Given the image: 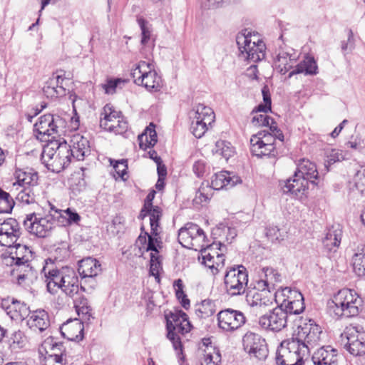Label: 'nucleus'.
<instances>
[{
	"instance_id": "nucleus-1",
	"label": "nucleus",
	"mask_w": 365,
	"mask_h": 365,
	"mask_svg": "<svg viewBox=\"0 0 365 365\" xmlns=\"http://www.w3.org/2000/svg\"><path fill=\"white\" fill-rule=\"evenodd\" d=\"M328 307L334 317L350 318L357 316L362 310L363 301L355 290L342 289L334 295Z\"/></svg>"
},
{
	"instance_id": "nucleus-2",
	"label": "nucleus",
	"mask_w": 365,
	"mask_h": 365,
	"mask_svg": "<svg viewBox=\"0 0 365 365\" xmlns=\"http://www.w3.org/2000/svg\"><path fill=\"white\" fill-rule=\"evenodd\" d=\"M166 337L171 341L176 354L182 362L185 360L182 352V336L190 331L192 325L187 315L182 310H175L166 315Z\"/></svg>"
},
{
	"instance_id": "nucleus-3",
	"label": "nucleus",
	"mask_w": 365,
	"mask_h": 365,
	"mask_svg": "<svg viewBox=\"0 0 365 365\" xmlns=\"http://www.w3.org/2000/svg\"><path fill=\"white\" fill-rule=\"evenodd\" d=\"M9 248V257L6 260L7 264L15 265L14 270L19 272L17 277L18 283L21 284L24 280L32 281L36 274L31 264L34 258L33 252L28 246L20 243H16Z\"/></svg>"
},
{
	"instance_id": "nucleus-4",
	"label": "nucleus",
	"mask_w": 365,
	"mask_h": 365,
	"mask_svg": "<svg viewBox=\"0 0 365 365\" xmlns=\"http://www.w3.org/2000/svg\"><path fill=\"white\" fill-rule=\"evenodd\" d=\"M50 210L47 214L33 212L27 215L24 220L26 229L32 235L38 237H46L58 225V220L54 215V207L48 204Z\"/></svg>"
},
{
	"instance_id": "nucleus-5",
	"label": "nucleus",
	"mask_w": 365,
	"mask_h": 365,
	"mask_svg": "<svg viewBox=\"0 0 365 365\" xmlns=\"http://www.w3.org/2000/svg\"><path fill=\"white\" fill-rule=\"evenodd\" d=\"M309 355L307 349L300 345L294 338L281 342L276 353L277 365H304V358Z\"/></svg>"
},
{
	"instance_id": "nucleus-6",
	"label": "nucleus",
	"mask_w": 365,
	"mask_h": 365,
	"mask_svg": "<svg viewBox=\"0 0 365 365\" xmlns=\"http://www.w3.org/2000/svg\"><path fill=\"white\" fill-rule=\"evenodd\" d=\"M133 82L143 86L150 92L159 91L163 87V80L155 71L152 63L140 61L131 71Z\"/></svg>"
},
{
	"instance_id": "nucleus-7",
	"label": "nucleus",
	"mask_w": 365,
	"mask_h": 365,
	"mask_svg": "<svg viewBox=\"0 0 365 365\" xmlns=\"http://www.w3.org/2000/svg\"><path fill=\"white\" fill-rule=\"evenodd\" d=\"M276 139L282 142L284 135L279 130L274 134L262 130L253 135L250 139L251 152L257 157L274 155Z\"/></svg>"
},
{
	"instance_id": "nucleus-8",
	"label": "nucleus",
	"mask_w": 365,
	"mask_h": 365,
	"mask_svg": "<svg viewBox=\"0 0 365 365\" xmlns=\"http://www.w3.org/2000/svg\"><path fill=\"white\" fill-rule=\"evenodd\" d=\"M274 300L277 305L287 313L288 317L299 314L305 309L302 293L289 287H284L275 292Z\"/></svg>"
},
{
	"instance_id": "nucleus-9",
	"label": "nucleus",
	"mask_w": 365,
	"mask_h": 365,
	"mask_svg": "<svg viewBox=\"0 0 365 365\" xmlns=\"http://www.w3.org/2000/svg\"><path fill=\"white\" fill-rule=\"evenodd\" d=\"M66 121L58 115L51 113L41 115L34 124V132L38 139L48 141V138L55 137L65 128Z\"/></svg>"
},
{
	"instance_id": "nucleus-10",
	"label": "nucleus",
	"mask_w": 365,
	"mask_h": 365,
	"mask_svg": "<svg viewBox=\"0 0 365 365\" xmlns=\"http://www.w3.org/2000/svg\"><path fill=\"white\" fill-rule=\"evenodd\" d=\"M178 242L184 247L198 250L205 246L206 235L197 225L189 222L178 232Z\"/></svg>"
},
{
	"instance_id": "nucleus-11",
	"label": "nucleus",
	"mask_w": 365,
	"mask_h": 365,
	"mask_svg": "<svg viewBox=\"0 0 365 365\" xmlns=\"http://www.w3.org/2000/svg\"><path fill=\"white\" fill-rule=\"evenodd\" d=\"M226 292L230 296L244 294L248 282V274L246 268L238 266L227 271L224 278Z\"/></svg>"
},
{
	"instance_id": "nucleus-12",
	"label": "nucleus",
	"mask_w": 365,
	"mask_h": 365,
	"mask_svg": "<svg viewBox=\"0 0 365 365\" xmlns=\"http://www.w3.org/2000/svg\"><path fill=\"white\" fill-rule=\"evenodd\" d=\"M100 126L115 134H122L128 129V123L123 120L120 111H116L110 105H106L101 114Z\"/></svg>"
},
{
	"instance_id": "nucleus-13",
	"label": "nucleus",
	"mask_w": 365,
	"mask_h": 365,
	"mask_svg": "<svg viewBox=\"0 0 365 365\" xmlns=\"http://www.w3.org/2000/svg\"><path fill=\"white\" fill-rule=\"evenodd\" d=\"M341 337L346 339L345 347L354 356L365 354V331L360 326L346 327Z\"/></svg>"
},
{
	"instance_id": "nucleus-14",
	"label": "nucleus",
	"mask_w": 365,
	"mask_h": 365,
	"mask_svg": "<svg viewBox=\"0 0 365 365\" xmlns=\"http://www.w3.org/2000/svg\"><path fill=\"white\" fill-rule=\"evenodd\" d=\"M322 334V328L314 321L309 320L303 326H299L297 337L294 339L299 341L300 345L305 346L307 353L309 354L311 349L319 345Z\"/></svg>"
},
{
	"instance_id": "nucleus-15",
	"label": "nucleus",
	"mask_w": 365,
	"mask_h": 365,
	"mask_svg": "<svg viewBox=\"0 0 365 365\" xmlns=\"http://www.w3.org/2000/svg\"><path fill=\"white\" fill-rule=\"evenodd\" d=\"M243 349L250 357L256 358L259 360L267 359L269 350L265 339L260 335L247 332L242 338Z\"/></svg>"
},
{
	"instance_id": "nucleus-16",
	"label": "nucleus",
	"mask_w": 365,
	"mask_h": 365,
	"mask_svg": "<svg viewBox=\"0 0 365 365\" xmlns=\"http://www.w3.org/2000/svg\"><path fill=\"white\" fill-rule=\"evenodd\" d=\"M247 38L244 35H237L236 42L240 51L239 57L248 63H257L263 60L265 57L266 46L264 43H259L257 46L250 45L247 43Z\"/></svg>"
},
{
	"instance_id": "nucleus-17",
	"label": "nucleus",
	"mask_w": 365,
	"mask_h": 365,
	"mask_svg": "<svg viewBox=\"0 0 365 365\" xmlns=\"http://www.w3.org/2000/svg\"><path fill=\"white\" fill-rule=\"evenodd\" d=\"M217 319L219 328L227 332L240 329L246 322V317L242 312L230 308L219 312Z\"/></svg>"
},
{
	"instance_id": "nucleus-18",
	"label": "nucleus",
	"mask_w": 365,
	"mask_h": 365,
	"mask_svg": "<svg viewBox=\"0 0 365 365\" xmlns=\"http://www.w3.org/2000/svg\"><path fill=\"white\" fill-rule=\"evenodd\" d=\"M288 317L287 313L277 305L259 317V324L264 330L278 332L287 327Z\"/></svg>"
},
{
	"instance_id": "nucleus-19",
	"label": "nucleus",
	"mask_w": 365,
	"mask_h": 365,
	"mask_svg": "<svg viewBox=\"0 0 365 365\" xmlns=\"http://www.w3.org/2000/svg\"><path fill=\"white\" fill-rule=\"evenodd\" d=\"M68 269V267H63L60 269H56L53 267L51 259H49V262L48 260L46 261V265L43 267L42 272L48 292L53 294L61 289Z\"/></svg>"
},
{
	"instance_id": "nucleus-20",
	"label": "nucleus",
	"mask_w": 365,
	"mask_h": 365,
	"mask_svg": "<svg viewBox=\"0 0 365 365\" xmlns=\"http://www.w3.org/2000/svg\"><path fill=\"white\" fill-rule=\"evenodd\" d=\"M21 228L19 222L14 218L0 220V245L11 247L20 237Z\"/></svg>"
},
{
	"instance_id": "nucleus-21",
	"label": "nucleus",
	"mask_w": 365,
	"mask_h": 365,
	"mask_svg": "<svg viewBox=\"0 0 365 365\" xmlns=\"http://www.w3.org/2000/svg\"><path fill=\"white\" fill-rule=\"evenodd\" d=\"M299 55L292 48H280L274 59L275 68L282 74H285L294 67Z\"/></svg>"
},
{
	"instance_id": "nucleus-22",
	"label": "nucleus",
	"mask_w": 365,
	"mask_h": 365,
	"mask_svg": "<svg viewBox=\"0 0 365 365\" xmlns=\"http://www.w3.org/2000/svg\"><path fill=\"white\" fill-rule=\"evenodd\" d=\"M15 182L12 188L29 187L38 186V175L36 171L30 168L15 169L14 173Z\"/></svg>"
},
{
	"instance_id": "nucleus-23",
	"label": "nucleus",
	"mask_w": 365,
	"mask_h": 365,
	"mask_svg": "<svg viewBox=\"0 0 365 365\" xmlns=\"http://www.w3.org/2000/svg\"><path fill=\"white\" fill-rule=\"evenodd\" d=\"M68 145L70 147L73 158L77 160H83L85 157L90 154L89 141L81 134H73Z\"/></svg>"
},
{
	"instance_id": "nucleus-24",
	"label": "nucleus",
	"mask_w": 365,
	"mask_h": 365,
	"mask_svg": "<svg viewBox=\"0 0 365 365\" xmlns=\"http://www.w3.org/2000/svg\"><path fill=\"white\" fill-rule=\"evenodd\" d=\"M11 190L16 192L15 200L22 205H37L41 194V187L40 185L29 187L12 188Z\"/></svg>"
},
{
	"instance_id": "nucleus-25",
	"label": "nucleus",
	"mask_w": 365,
	"mask_h": 365,
	"mask_svg": "<svg viewBox=\"0 0 365 365\" xmlns=\"http://www.w3.org/2000/svg\"><path fill=\"white\" fill-rule=\"evenodd\" d=\"M240 178L233 173L228 171H221L215 174L212 178L211 185L212 190H219L223 188H230L235 185L241 183Z\"/></svg>"
},
{
	"instance_id": "nucleus-26",
	"label": "nucleus",
	"mask_w": 365,
	"mask_h": 365,
	"mask_svg": "<svg viewBox=\"0 0 365 365\" xmlns=\"http://www.w3.org/2000/svg\"><path fill=\"white\" fill-rule=\"evenodd\" d=\"M268 292L250 291L246 295L247 304L256 310L262 311L272 304L274 294L267 295Z\"/></svg>"
},
{
	"instance_id": "nucleus-27",
	"label": "nucleus",
	"mask_w": 365,
	"mask_h": 365,
	"mask_svg": "<svg viewBox=\"0 0 365 365\" xmlns=\"http://www.w3.org/2000/svg\"><path fill=\"white\" fill-rule=\"evenodd\" d=\"M60 331L62 336L68 340L79 341L83 337V324L78 319H70L62 324Z\"/></svg>"
},
{
	"instance_id": "nucleus-28",
	"label": "nucleus",
	"mask_w": 365,
	"mask_h": 365,
	"mask_svg": "<svg viewBox=\"0 0 365 365\" xmlns=\"http://www.w3.org/2000/svg\"><path fill=\"white\" fill-rule=\"evenodd\" d=\"M61 289L71 298L78 296L80 291L85 290L82 286H80L78 277L73 269L68 267L65 281L63 282Z\"/></svg>"
},
{
	"instance_id": "nucleus-29",
	"label": "nucleus",
	"mask_w": 365,
	"mask_h": 365,
	"mask_svg": "<svg viewBox=\"0 0 365 365\" xmlns=\"http://www.w3.org/2000/svg\"><path fill=\"white\" fill-rule=\"evenodd\" d=\"M312 361L314 365H338L336 350L327 347H321L312 355Z\"/></svg>"
},
{
	"instance_id": "nucleus-30",
	"label": "nucleus",
	"mask_w": 365,
	"mask_h": 365,
	"mask_svg": "<svg viewBox=\"0 0 365 365\" xmlns=\"http://www.w3.org/2000/svg\"><path fill=\"white\" fill-rule=\"evenodd\" d=\"M284 182V184L282 186L283 192L284 193L290 192L297 197L303 195L308 189L309 182L306 179L299 175L297 172L294 173L292 178L286 180Z\"/></svg>"
},
{
	"instance_id": "nucleus-31",
	"label": "nucleus",
	"mask_w": 365,
	"mask_h": 365,
	"mask_svg": "<svg viewBox=\"0 0 365 365\" xmlns=\"http://www.w3.org/2000/svg\"><path fill=\"white\" fill-rule=\"evenodd\" d=\"M302 178L314 185L318 184L319 179V173L316 165L308 159L300 160L297 164V170L295 171Z\"/></svg>"
},
{
	"instance_id": "nucleus-32",
	"label": "nucleus",
	"mask_w": 365,
	"mask_h": 365,
	"mask_svg": "<svg viewBox=\"0 0 365 365\" xmlns=\"http://www.w3.org/2000/svg\"><path fill=\"white\" fill-rule=\"evenodd\" d=\"M342 227L334 224L328 228L325 237L322 240L324 247L329 252L336 251L341 244L342 237Z\"/></svg>"
},
{
	"instance_id": "nucleus-33",
	"label": "nucleus",
	"mask_w": 365,
	"mask_h": 365,
	"mask_svg": "<svg viewBox=\"0 0 365 365\" xmlns=\"http://www.w3.org/2000/svg\"><path fill=\"white\" fill-rule=\"evenodd\" d=\"M101 271V264L96 259L88 257L78 263V272L82 278L93 277Z\"/></svg>"
},
{
	"instance_id": "nucleus-34",
	"label": "nucleus",
	"mask_w": 365,
	"mask_h": 365,
	"mask_svg": "<svg viewBox=\"0 0 365 365\" xmlns=\"http://www.w3.org/2000/svg\"><path fill=\"white\" fill-rule=\"evenodd\" d=\"M5 310L7 315L15 321H22L30 314L29 308L25 303L15 299L5 307Z\"/></svg>"
},
{
	"instance_id": "nucleus-35",
	"label": "nucleus",
	"mask_w": 365,
	"mask_h": 365,
	"mask_svg": "<svg viewBox=\"0 0 365 365\" xmlns=\"http://www.w3.org/2000/svg\"><path fill=\"white\" fill-rule=\"evenodd\" d=\"M53 152V148H45L42 153V160L46 163L47 166H51L52 170L60 172L68 165Z\"/></svg>"
},
{
	"instance_id": "nucleus-36",
	"label": "nucleus",
	"mask_w": 365,
	"mask_h": 365,
	"mask_svg": "<svg viewBox=\"0 0 365 365\" xmlns=\"http://www.w3.org/2000/svg\"><path fill=\"white\" fill-rule=\"evenodd\" d=\"M28 324L31 328L38 329L40 331L46 330L50 324L48 315L43 309H38L31 313Z\"/></svg>"
},
{
	"instance_id": "nucleus-37",
	"label": "nucleus",
	"mask_w": 365,
	"mask_h": 365,
	"mask_svg": "<svg viewBox=\"0 0 365 365\" xmlns=\"http://www.w3.org/2000/svg\"><path fill=\"white\" fill-rule=\"evenodd\" d=\"M317 65L313 57L307 56L302 61L297 64L294 68L289 73V78L298 73L306 75H315L317 73Z\"/></svg>"
},
{
	"instance_id": "nucleus-38",
	"label": "nucleus",
	"mask_w": 365,
	"mask_h": 365,
	"mask_svg": "<svg viewBox=\"0 0 365 365\" xmlns=\"http://www.w3.org/2000/svg\"><path fill=\"white\" fill-rule=\"evenodd\" d=\"M54 215H56L58 220V225L60 226L78 223L81 220L80 215L76 212L72 211L70 208L62 210L54 207Z\"/></svg>"
},
{
	"instance_id": "nucleus-39",
	"label": "nucleus",
	"mask_w": 365,
	"mask_h": 365,
	"mask_svg": "<svg viewBox=\"0 0 365 365\" xmlns=\"http://www.w3.org/2000/svg\"><path fill=\"white\" fill-rule=\"evenodd\" d=\"M155 125L150 123L146 128L145 132L139 135V145L141 149H147L153 147L158 141L157 133L155 130Z\"/></svg>"
},
{
	"instance_id": "nucleus-40",
	"label": "nucleus",
	"mask_w": 365,
	"mask_h": 365,
	"mask_svg": "<svg viewBox=\"0 0 365 365\" xmlns=\"http://www.w3.org/2000/svg\"><path fill=\"white\" fill-rule=\"evenodd\" d=\"M201 252L202 255V263L204 264L206 267L211 269L213 274H216L218 273L220 269L222 268L225 264V257L222 253L217 254V259H221L220 262H214L209 263L207 261H212L215 258L213 255H212L210 252H207V250L204 247L201 249H198Z\"/></svg>"
},
{
	"instance_id": "nucleus-41",
	"label": "nucleus",
	"mask_w": 365,
	"mask_h": 365,
	"mask_svg": "<svg viewBox=\"0 0 365 365\" xmlns=\"http://www.w3.org/2000/svg\"><path fill=\"white\" fill-rule=\"evenodd\" d=\"M190 116L207 124L214 123L215 118L212 109L204 104H198L190 113Z\"/></svg>"
},
{
	"instance_id": "nucleus-42",
	"label": "nucleus",
	"mask_w": 365,
	"mask_h": 365,
	"mask_svg": "<svg viewBox=\"0 0 365 365\" xmlns=\"http://www.w3.org/2000/svg\"><path fill=\"white\" fill-rule=\"evenodd\" d=\"M161 214V209L158 206H154L152 207V208L145 209V211L143 212L141 215L143 217L147 215L149 216L150 230L153 235L158 236L160 233L158 228Z\"/></svg>"
},
{
	"instance_id": "nucleus-43",
	"label": "nucleus",
	"mask_w": 365,
	"mask_h": 365,
	"mask_svg": "<svg viewBox=\"0 0 365 365\" xmlns=\"http://www.w3.org/2000/svg\"><path fill=\"white\" fill-rule=\"evenodd\" d=\"M216 311L215 303L210 300H203L195 309L196 315L200 319H207L212 317Z\"/></svg>"
},
{
	"instance_id": "nucleus-44",
	"label": "nucleus",
	"mask_w": 365,
	"mask_h": 365,
	"mask_svg": "<svg viewBox=\"0 0 365 365\" xmlns=\"http://www.w3.org/2000/svg\"><path fill=\"white\" fill-rule=\"evenodd\" d=\"M213 152L215 154L220 155L227 160L234 155L235 150L230 142L220 140L216 142Z\"/></svg>"
},
{
	"instance_id": "nucleus-45",
	"label": "nucleus",
	"mask_w": 365,
	"mask_h": 365,
	"mask_svg": "<svg viewBox=\"0 0 365 365\" xmlns=\"http://www.w3.org/2000/svg\"><path fill=\"white\" fill-rule=\"evenodd\" d=\"M204 356L200 361V365H218L221 361L220 351L215 347H208L205 350Z\"/></svg>"
},
{
	"instance_id": "nucleus-46",
	"label": "nucleus",
	"mask_w": 365,
	"mask_h": 365,
	"mask_svg": "<svg viewBox=\"0 0 365 365\" xmlns=\"http://www.w3.org/2000/svg\"><path fill=\"white\" fill-rule=\"evenodd\" d=\"M212 195V188L210 187L209 182H202L196 192L193 201L196 204H201L208 201Z\"/></svg>"
},
{
	"instance_id": "nucleus-47",
	"label": "nucleus",
	"mask_w": 365,
	"mask_h": 365,
	"mask_svg": "<svg viewBox=\"0 0 365 365\" xmlns=\"http://www.w3.org/2000/svg\"><path fill=\"white\" fill-rule=\"evenodd\" d=\"M14 205L15 201L10 194L0 188V213L10 212Z\"/></svg>"
},
{
	"instance_id": "nucleus-48",
	"label": "nucleus",
	"mask_w": 365,
	"mask_h": 365,
	"mask_svg": "<svg viewBox=\"0 0 365 365\" xmlns=\"http://www.w3.org/2000/svg\"><path fill=\"white\" fill-rule=\"evenodd\" d=\"M262 270L267 283L274 289L276 283L282 281L281 274L277 269L269 267H263Z\"/></svg>"
},
{
	"instance_id": "nucleus-49",
	"label": "nucleus",
	"mask_w": 365,
	"mask_h": 365,
	"mask_svg": "<svg viewBox=\"0 0 365 365\" xmlns=\"http://www.w3.org/2000/svg\"><path fill=\"white\" fill-rule=\"evenodd\" d=\"M191 124L190 130L192 133L197 138L204 135L205 132L208 130L212 124H207L206 122L200 121L195 118L190 116Z\"/></svg>"
},
{
	"instance_id": "nucleus-50",
	"label": "nucleus",
	"mask_w": 365,
	"mask_h": 365,
	"mask_svg": "<svg viewBox=\"0 0 365 365\" xmlns=\"http://www.w3.org/2000/svg\"><path fill=\"white\" fill-rule=\"evenodd\" d=\"M53 152L61 158V160L65 161L68 165L70 164L73 155L71 154L70 147L66 141L59 143Z\"/></svg>"
},
{
	"instance_id": "nucleus-51",
	"label": "nucleus",
	"mask_w": 365,
	"mask_h": 365,
	"mask_svg": "<svg viewBox=\"0 0 365 365\" xmlns=\"http://www.w3.org/2000/svg\"><path fill=\"white\" fill-rule=\"evenodd\" d=\"M146 235L148 237V244L146 246V250L147 251H153L155 252V255H156L159 252L157 249V247H156V244L160 242L157 237L158 236L153 235L151 232H150V234L145 232L144 236L140 235L138 237V241L140 242L141 243H145Z\"/></svg>"
},
{
	"instance_id": "nucleus-52",
	"label": "nucleus",
	"mask_w": 365,
	"mask_h": 365,
	"mask_svg": "<svg viewBox=\"0 0 365 365\" xmlns=\"http://www.w3.org/2000/svg\"><path fill=\"white\" fill-rule=\"evenodd\" d=\"M262 93L263 96V103H260L257 106V111H263L267 113L271 110V95L269 93V88L265 86L262 89Z\"/></svg>"
},
{
	"instance_id": "nucleus-53",
	"label": "nucleus",
	"mask_w": 365,
	"mask_h": 365,
	"mask_svg": "<svg viewBox=\"0 0 365 365\" xmlns=\"http://www.w3.org/2000/svg\"><path fill=\"white\" fill-rule=\"evenodd\" d=\"M25 341L26 337L24 333L20 330L14 331L9 340L10 346L14 349L23 347Z\"/></svg>"
},
{
	"instance_id": "nucleus-54",
	"label": "nucleus",
	"mask_w": 365,
	"mask_h": 365,
	"mask_svg": "<svg viewBox=\"0 0 365 365\" xmlns=\"http://www.w3.org/2000/svg\"><path fill=\"white\" fill-rule=\"evenodd\" d=\"M137 21L141 30V43L142 44L145 45L150 38V28L148 26V21L143 18H138Z\"/></svg>"
},
{
	"instance_id": "nucleus-55",
	"label": "nucleus",
	"mask_w": 365,
	"mask_h": 365,
	"mask_svg": "<svg viewBox=\"0 0 365 365\" xmlns=\"http://www.w3.org/2000/svg\"><path fill=\"white\" fill-rule=\"evenodd\" d=\"M345 159L343 152L338 149H331L327 153V160L325 166L328 167L336 162H339Z\"/></svg>"
},
{
	"instance_id": "nucleus-56",
	"label": "nucleus",
	"mask_w": 365,
	"mask_h": 365,
	"mask_svg": "<svg viewBox=\"0 0 365 365\" xmlns=\"http://www.w3.org/2000/svg\"><path fill=\"white\" fill-rule=\"evenodd\" d=\"M353 182L356 188L361 192L362 195H365V168L358 170L354 178Z\"/></svg>"
},
{
	"instance_id": "nucleus-57",
	"label": "nucleus",
	"mask_w": 365,
	"mask_h": 365,
	"mask_svg": "<svg viewBox=\"0 0 365 365\" xmlns=\"http://www.w3.org/2000/svg\"><path fill=\"white\" fill-rule=\"evenodd\" d=\"M259 112L257 111V107L252 110V114L254 115L252 119V123L255 126L269 125L271 118L266 114H259Z\"/></svg>"
},
{
	"instance_id": "nucleus-58",
	"label": "nucleus",
	"mask_w": 365,
	"mask_h": 365,
	"mask_svg": "<svg viewBox=\"0 0 365 365\" xmlns=\"http://www.w3.org/2000/svg\"><path fill=\"white\" fill-rule=\"evenodd\" d=\"M43 93L47 98H54L65 94V89L61 86L56 87L51 86H46L43 88Z\"/></svg>"
},
{
	"instance_id": "nucleus-59",
	"label": "nucleus",
	"mask_w": 365,
	"mask_h": 365,
	"mask_svg": "<svg viewBox=\"0 0 365 365\" xmlns=\"http://www.w3.org/2000/svg\"><path fill=\"white\" fill-rule=\"evenodd\" d=\"M125 81L120 78L110 79L103 85V88L105 90V93L107 94H113L118 86L120 84H124Z\"/></svg>"
},
{
	"instance_id": "nucleus-60",
	"label": "nucleus",
	"mask_w": 365,
	"mask_h": 365,
	"mask_svg": "<svg viewBox=\"0 0 365 365\" xmlns=\"http://www.w3.org/2000/svg\"><path fill=\"white\" fill-rule=\"evenodd\" d=\"M266 236L272 242H279L282 236L279 229L276 226H270L266 229Z\"/></svg>"
},
{
	"instance_id": "nucleus-61",
	"label": "nucleus",
	"mask_w": 365,
	"mask_h": 365,
	"mask_svg": "<svg viewBox=\"0 0 365 365\" xmlns=\"http://www.w3.org/2000/svg\"><path fill=\"white\" fill-rule=\"evenodd\" d=\"M237 35H244L247 38V43L250 42V45L257 46L259 44V43H264V41L260 38L259 36L257 34H252L250 31L247 29L242 31L239 33Z\"/></svg>"
},
{
	"instance_id": "nucleus-62",
	"label": "nucleus",
	"mask_w": 365,
	"mask_h": 365,
	"mask_svg": "<svg viewBox=\"0 0 365 365\" xmlns=\"http://www.w3.org/2000/svg\"><path fill=\"white\" fill-rule=\"evenodd\" d=\"M43 365H63L62 354H50L45 357Z\"/></svg>"
},
{
	"instance_id": "nucleus-63",
	"label": "nucleus",
	"mask_w": 365,
	"mask_h": 365,
	"mask_svg": "<svg viewBox=\"0 0 365 365\" xmlns=\"http://www.w3.org/2000/svg\"><path fill=\"white\" fill-rule=\"evenodd\" d=\"M160 268V263L158 259V256L155 254H150V272L152 275L155 276L158 274Z\"/></svg>"
},
{
	"instance_id": "nucleus-64",
	"label": "nucleus",
	"mask_w": 365,
	"mask_h": 365,
	"mask_svg": "<svg viewBox=\"0 0 365 365\" xmlns=\"http://www.w3.org/2000/svg\"><path fill=\"white\" fill-rule=\"evenodd\" d=\"M113 168L118 175L119 177L123 178V176L127 173V161L125 160L117 161L115 164L113 165Z\"/></svg>"
}]
</instances>
